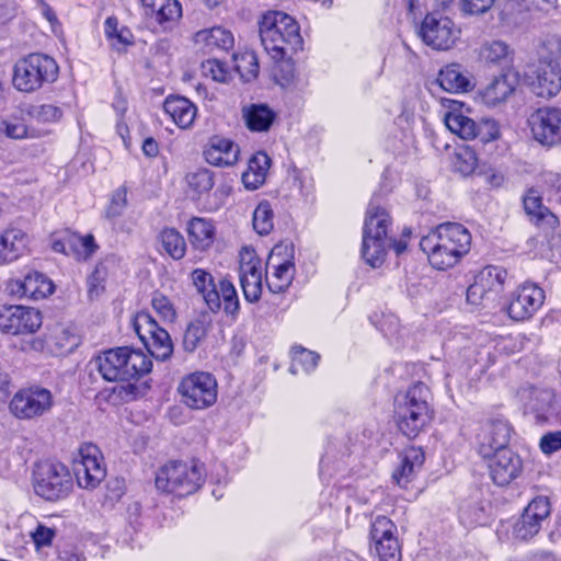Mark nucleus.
Returning <instances> with one entry per match:
<instances>
[{
    "label": "nucleus",
    "instance_id": "dca6fc26",
    "mask_svg": "<svg viewBox=\"0 0 561 561\" xmlns=\"http://www.w3.org/2000/svg\"><path fill=\"white\" fill-rule=\"evenodd\" d=\"M73 472L79 486L84 489L96 488L105 478V468L95 445L89 444L80 448L79 458L73 461Z\"/></svg>",
    "mask_w": 561,
    "mask_h": 561
},
{
    "label": "nucleus",
    "instance_id": "a19ab883",
    "mask_svg": "<svg viewBox=\"0 0 561 561\" xmlns=\"http://www.w3.org/2000/svg\"><path fill=\"white\" fill-rule=\"evenodd\" d=\"M163 250L173 259L181 260L186 252L184 237L174 228H165L159 234Z\"/></svg>",
    "mask_w": 561,
    "mask_h": 561
},
{
    "label": "nucleus",
    "instance_id": "4468645a",
    "mask_svg": "<svg viewBox=\"0 0 561 561\" xmlns=\"http://www.w3.org/2000/svg\"><path fill=\"white\" fill-rule=\"evenodd\" d=\"M42 320L41 312L35 308L18 305L0 306V331L4 334L35 333L41 328Z\"/></svg>",
    "mask_w": 561,
    "mask_h": 561
},
{
    "label": "nucleus",
    "instance_id": "20e7f679",
    "mask_svg": "<svg viewBox=\"0 0 561 561\" xmlns=\"http://www.w3.org/2000/svg\"><path fill=\"white\" fill-rule=\"evenodd\" d=\"M431 392L423 382H416L396 398V420L400 432L410 439L427 426L433 417L430 407Z\"/></svg>",
    "mask_w": 561,
    "mask_h": 561
},
{
    "label": "nucleus",
    "instance_id": "c03bdc74",
    "mask_svg": "<svg viewBox=\"0 0 561 561\" xmlns=\"http://www.w3.org/2000/svg\"><path fill=\"white\" fill-rule=\"evenodd\" d=\"M253 229L261 236L268 234L274 228V211L267 201L259 203L253 211Z\"/></svg>",
    "mask_w": 561,
    "mask_h": 561
},
{
    "label": "nucleus",
    "instance_id": "09e8293b",
    "mask_svg": "<svg viewBox=\"0 0 561 561\" xmlns=\"http://www.w3.org/2000/svg\"><path fill=\"white\" fill-rule=\"evenodd\" d=\"M397 526L386 516H377L371 523L370 540L373 545L378 542H386L390 538H397Z\"/></svg>",
    "mask_w": 561,
    "mask_h": 561
},
{
    "label": "nucleus",
    "instance_id": "37998d69",
    "mask_svg": "<svg viewBox=\"0 0 561 561\" xmlns=\"http://www.w3.org/2000/svg\"><path fill=\"white\" fill-rule=\"evenodd\" d=\"M185 180L190 190L196 195L195 197L208 193L215 184L214 172L204 168L188 172Z\"/></svg>",
    "mask_w": 561,
    "mask_h": 561
},
{
    "label": "nucleus",
    "instance_id": "6e6552de",
    "mask_svg": "<svg viewBox=\"0 0 561 561\" xmlns=\"http://www.w3.org/2000/svg\"><path fill=\"white\" fill-rule=\"evenodd\" d=\"M32 482L35 494L51 502L67 497L73 486L68 467L58 461L37 462Z\"/></svg>",
    "mask_w": 561,
    "mask_h": 561
},
{
    "label": "nucleus",
    "instance_id": "0e129e2a",
    "mask_svg": "<svg viewBox=\"0 0 561 561\" xmlns=\"http://www.w3.org/2000/svg\"><path fill=\"white\" fill-rule=\"evenodd\" d=\"M127 205V192L124 188L115 191L111 203L106 208V218L113 219L121 216Z\"/></svg>",
    "mask_w": 561,
    "mask_h": 561
},
{
    "label": "nucleus",
    "instance_id": "473e14b6",
    "mask_svg": "<svg viewBox=\"0 0 561 561\" xmlns=\"http://www.w3.org/2000/svg\"><path fill=\"white\" fill-rule=\"evenodd\" d=\"M271 167V158L262 151L253 154L249 162L248 169L242 174V182L248 190H256L262 186L266 180L268 169Z\"/></svg>",
    "mask_w": 561,
    "mask_h": 561
},
{
    "label": "nucleus",
    "instance_id": "f03ea898",
    "mask_svg": "<svg viewBox=\"0 0 561 561\" xmlns=\"http://www.w3.org/2000/svg\"><path fill=\"white\" fill-rule=\"evenodd\" d=\"M260 38L274 60L287 58L302 49L304 41L296 20L285 12L270 11L260 21Z\"/></svg>",
    "mask_w": 561,
    "mask_h": 561
},
{
    "label": "nucleus",
    "instance_id": "39448f33",
    "mask_svg": "<svg viewBox=\"0 0 561 561\" xmlns=\"http://www.w3.org/2000/svg\"><path fill=\"white\" fill-rule=\"evenodd\" d=\"M94 364L103 379L111 382L139 378L152 368L150 357L127 346L103 352L94 359Z\"/></svg>",
    "mask_w": 561,
    "mask_h": 561
},
{
    "label": "nucleus",
    "instance_id": "f704fd0d",
    "mask_svg": "<svg viewBox=\"0 0 561 561\" xmlns=\"http://www.w3.org/2000/svg\"><path fill=\"white\" fill-rule=\"evenodd\" d=\"M508 73L495 77L481 92L483 102L489 106H495L505 101L515 90V76Z\"/></svg>",
    "mask_w": 561,
    "mask_h": 561
},
{
    "label": "nucleus",
    "instance_id": "6ab92c4d",
    "mask_svg": "<svg viewBox=\"0 0 561 561\" xmlns=\"http://www.w3.org/2000/svg\"><path fill=\"white\" fill-rule=\"evenodd\" d=\"M512 426L504 419H490L477 435L478 451L483 458L502 449H508Z\"/></svg>",
    "mask_w": 561,
    "mask_h": 561
},
{
    "label": "nucleus",
    "instance_id": "58836bf2",
    "mask_svg": "<svg viewBox=\"0 0 561 561\" xmlns=\"http://www.w3.org/2000/svg\"><path fill=\"white\" fill-rule=\"evenodd\" d=\"M23 279L26 298L38 300L47 297L54 291L51 280L39 272L28 273Z\"/></svg>",
    "mask_w": 561,
    "mask_h": 561
},
{
    "label": "nucleus",
    "instance_id": "393cba45",
    "mask_svg": "<svg viewBox=\"0 0 561 561\" xmlns=\"http://www.w3.org/2000/svg\"><path fill=\"white\" fill-rule=\"evenodd\" d=\"M527 410L535 415L537 423H545L558 415L556 397L552 390L531 388Z\"/></svg>",
    "mask_w": 561,
    "mask_h": 561
},
{
    "label": "nucleus",
    "instance_id": "a211bd4d",
    "mask_svg": "<svg viewBox=\"0 0 561 561\" xmlns=\"http://www.w3.org/2000/svg\"><path fill=\"white\" fill-rule=\"evenodd\" d=\"M531 92L540 98H552L561 90V67L554 61H538L525 76Z\"/></svg>",
    "mask_w": 561,
    "mask_h": 561
},
{
    "label": "nucleus",
    "instance_id": "f3484780",
    "mask_svg": "<svg viewBox=\"0 0 561 561\" xmlns=\"http://www.w3.org/2000/svg\"><path fill=\"white\" fill-rule=\"evenodd\" d=\"M545 291L534 283H525L512 294L507 314L515 321L530 319L543 305Z\"/></svg>",
    "mask_w": 561,
    "mask_h": 561
},
{
    "label": "nucleus",
    "instance_id": "7c9ffc66",
    "mask_svg": "<svg viewBox=\"0 0 561 561\" xmlns=\"http://www.w3.org/2000/svg\"><path fill=\"white\" fill-rule=\"evenodd\" d=\"M191 279L196 290L203 296L209 310L213 312L219 311L220 296L213 275L203 268H195L191 273Z\"/></svg>",
    "mask_w": 561,
    "mask_h": 561
},
{
    "label": "nucleus",
    "instance_id": "5fc2aeb1",
    "mask_svg": "<svg viewBox=\"0 0 561 561\" xmlns=\"http://www.w3.org/2000/svg\"><path fill=\"white\" fill-rule=\"evenodd\" d=\"M554 61L560 64L561 59V38L558 36H550L543 43L539 50L538 61Z\"/></svg>",
    "mask_w": 561,
    "mask_h": 561
},
{
    "label": "nucleus",
    "instance_id": "13d9d810",
    "mask_svg": "<svg viewBox=\"0 0 561 561\" xmlns=\"http://www.w3.org/2000/svg\"><path fill=\"white\" fill-rule=\"evenodd\" d=\"M527 516H533L540 524L550 515V503L548 497L538 496L534 499L528 506L524 510Z\"/></svg>",
    "mask_w": 561,
    "mask_h": 561
},
{
    "label": "nucleus",
    "instance_id": "2f4dec72",
    "mask_svg": "<svg viewBox=\"0 0 561 561\" xmlns=\"http://www.w3.org/2000/svg\"><path fill=\"white\" fill-rule=\"evenodd\" d=\"M213 327V319L207 312L199 313L191 320L183 335V347L186 352H194L206 339Z\"/></svg>",
    "mask_w": 561,
    "mask_h": 561
},
{
    "label": "nucleus",
    "instance_id": "2eb2a0df",
    "mask_svg": "<svg viewBox=\"0 0 561 561\" xmlns=\"http://www.w3.org/2000/svg\"><path fill=\"white\" fill-rule=\"evenodd\" d=\"M530 133L541 146L551 148L561 145V110L558 107H540L529 119Z\"/></svg>",
    "mask_w": 561,
    "mask_h": 561
},
{
    "label": "nucleus",
    "instance_id": "ea45409f",
    "mask_svg": "<svg viewBox=\"0 0 561 561\" xmlns=\"http://www.w3.org/2000/svg\"><path fill=\"white\" fill-rule=\"evenodd\" d=\"M234 70L244 82H250L259 76L260 65L257 56L252 50L233 55Z\"/></svg>",
    "mask_w": 561,
    "mask_h": 561
},
{
    "label": "nucleus",
    "instance_id": "a878e982",
    "mask_svg": "<svg viewBox=\"0 0 561 561\" xmlns=\"http://www.w3.org/2000/svg\"><path fill=\"white\" fill-rule=\"evenodd\" d=\"M164 112L180 128H188L196 118L197 107L188 99L170 95L163 103Z\"/></svg>",
    "mask_w": 561,
    "mask_h": 561
},
{
    "label": "nucleus",
    "instance_id": "c9c22d12",
    "mask_svg": "<svg viewBox=\"0 0 561 561\" xmlns=\"http://www.w3.org/2000/svg\"><path fill=\"white\" fill-rule=\"evenodd\" d=\"M187 233L192 247L198 251L207 250L215 240V228L211 221L194 217L188 222Z\"/></svg>",
    "mask_w": 561,
    "mask_h": 561
},
{
    "label": "nucleus",
    "instance_id": "de8ad7c7",
    "mask_svg": "<svg viewBox=\"0 0 561 561\" xmlns=\"http://www.w3.org/2000/svg\"><path fill=\"white\" fill-rule=\"evenodd\" d=\"M25 113L31 119L43 124L57 123L62 117V110L53 104H32Z\"/></svg>",
    "mask_w": 561,
    "mask_h": 561
},
{
    "label": "nucleus",
    "instance_id": "72a5a7b5",
    "mask_svg": "<svg viewBox=\"0 0 561 561\" xmlns=\"http://www.w3.org/2000/svg\"><path fill=\"white\" fill-rule=\"evenodd\" d=\"M242 114L247 127L252 131H267L276 118L275 112L262 103L243 107Z\"/></svg>",
    "mask_w": 561,
    "mask_h": 561
},
{
    "label": "nucleus",
    "instance_id": "864d4df0",
    "mask_svg": "<svg viewBox=\"0 0 561 561\" xmlns=\"http://www.w3.org/2000/svg\"><path fill=\"white\" fill-rule=\"evenodd\" d=\"M374 549L379 558V561L401 560V548L398 538H390L386 542L375 543Z\"/></svg>",
    "mask_w": 561,
    "mask_h": 561
},
{
    "label": "nucleus",
    "instance_id": "9b49d317",
    "mask_svg": "<svg viewBox=\"0 0 561 561\" xmlns=\"http://www.w3.org/2000/svg\"><path fill=\"white\" fill-rule=\"evenodd\" d=\"M444 122L453 134L465 140L477 138L486 144L500 137L499 126L493 119L477 123L459 111H449L445 114Z\"/></svg>",
    "mask_w": 561,
    "mask_h": 561
},
{
    "label": "nucleus",
    "instance_id": "412c9836",
    "mask_svg": "<svg viewBox=\"0 0 561 561\" xmlns=\"http://www.w3.org/2000/svg\"><path fill=\"white\" fill-rule=\"evenodd\" d=\"M492 481L500 486L508 485L523 472V460L512 449H502L488 457Z\"/></svg>",
    "mask_w": 561,
    "mask_h": 561
},
{
    "label": "nucleus",
    "instance_id": "680f3d73",
    "mask_svg": "<svg viewBox=\"0 0 561 561\" xmlns=\"http://www.w3.org/2000/svg\"><path fill=\"white\" fill-rule=\"evenodd\" d=\"M71 238L75 244V252H77L79 255H82L84 260L90 257L99 248L92 234L81 237L77 233H73V237Z\"/></svg>",
    "mask_w": 561,
    "mask_h": 561
},
{
    "label": "nucleus",
    "instance_id": "5701e85b",
    "mask_svg": "<svg viewBox=\"0 0 561 561\" xmlns=\"http://www.w3.org/2000/svg\"><path fill=\"white\" fill-rule=\"evenodd\" d=\"M523 205L529 221L541 229H554L559 226L558 217L542 204L539 193L530 188L523 198Z\"/></svg>",
    "mask_w": 561,
    "mask_h": 561
},
{
    "label": "nucleus",
    "instance_id": "7ed1b4c3",
    "mask_svg": "<svg viewBox=\"0 0 561 561\" xmlns=\"http://www.w3.org/2000/svg\"><path fill=\"white\" fill-rule=\"evenodd\" d=\"M391 218L385 208L369 204L363 229L362 256L371 267L383 264L389 248L397 254L407 249L404 241L392 240L388 237Z\"/></svg>",
    "mask_w": 561,
    "mask_h": 561
},
{
    "label": "nucleus",
    "instance_id": "4d7b16f0",
    "mask_svg": "<svg viewBox=\"0 0 561 561\" xmlns=\"http://www.w3.org/2000/svg\"><path fill=\"white\" fill-rule=\"evenodd\" d=\"M204 73L210 76L217 82H227L230 79V71L226 64L218 59H208L203 64Z\"/></svg>",
    "mask_w": 561,
    "mask_h": 561
},
{
    "label": "nucleus",
    "instance_id": "c756f323",
    "mask_svg": "<svg viewBox=\"0 0 561 561\" xmlns=\"http://www.w3.org/2000/svg\"><path fill=\"white\" fill-rule=\"evenodd\" d=\"M437 82L447 92L460 93L472 89L471 80L459 64H450L440 69Z\"/></svg>",
    "mask_w": 561,
    "mask_h": 561
},
{
    "label": "nucleus",
    "instance_id": "e2e57ef3",
    "mask_svg": "<svg viewBox=\"0 0 561 561\" xmlns=\"http://www.w3.org/2000/svg\"><path fill=\"white\" fill-rule=\"evenodd\" d=\"M152 308L164 320L173 321L175 319V310L170 299L162 294L156 293L151 300Z\"/></svg>",
    "mask_w": 561,
    "mask_h": 561
},
{
    "label": "nucleus",
    "instance_id": "79ce46f5",
    "mask_svg": "<svg viewBox=\"0 0 561 561\" xmlns=\"http://www.w3.org/2000/svg\"><path fill=\"white\" fill-rule=\"evenodd\" d=\"M508 56L510 47L503 41L485 42L479 48V59L485 64L501 65Z\"/></svg>",
    "mask_w": 561,
    "mask_h": 561
},
{
    "label": "nucleus",
    "instance_id": "49530a36",
    "mask_svg": "<svg viewBox=\"0 0 561 561\" xmlns=\"http://www.w3.org/2000/svg\"><path fill=\"white\" fill-rule=\"evenodd\" d=\"M217 288L220 296V301L222 300L224 302L225 312L234 319L240 310V302L234 285L231 280L222 278L219 280Z\"/></svg>",
    "mask_w": 561,
    "mask_h": 561
},
{
    "label": "nucleus",
    "instance_id": "4c0bfd02",
    "mask_svg": "<svg viewBox=\"0 0 561 561\" xmlns=\"http://www.w3.org/2000/svg\"><path fill=\"white\" fill-rule=\"evenodd\" d=\"M507 272L501 266H485L474 279L493 300L503 289Z\"/></svg>",
    "mask_w": 561,
    "mask_h": 561
},
{
    "label": "nucleus",
    "instance_id": "f8f14e48",
    "mask_svg": "<svg viewBox=\"0 0 561 561\" xmlns=\"http://www.w3.org/2000/svg\"><path fill=\"white\" fill-rule=\"evenodd\" d=\"M417 33L423 43L433 49L447 50L456 43L460 31L449 18L427 14Z\"/></svg>",
    "mask_w": 561,
    "mask_h": 561
},
{
    "label": "nucleus",
    "instance_id": "69168bd1",
    "mask_svg": "<svg viewBox=\"0 0 561 561\" xmlns=\"http://www.w3.org/2000/svg\"><path fill=\"white\" fill-rule=\"evenodd\" d=\"M540 449L546 455L561 450V431L549 432L540 438Z\"/></svg>",
    "mask_w": 561,
    "mask_h": 561
},
{
    "label": "nucleus",
    "instance_id": "f257e3e1",
    "mask_svg": "<svg viewBox=\"0 0 561 561\" xmlns=\"http://www.w3.org/2000/svg\"><path fill=\"white\" fill-rule=\"evenodd\" d=\"M471 239V233L461 224L444 222L421 239L420 248L434 268L444 271L455 266L469 252Z\"/></svg>",
    "mask_w": 561,
    "mask_h": 561
},
{
    "label": "nucleus",
    "instance_id": "603ef678",
    "mask_svg": "<svg viewBox=\"0 0 561 561\" xmlns=\"http://www.w3.org/2000/svg\"><path fill=\"white\" fill-rule=\"evenodd\" d=\"M0 130H2L5 134V136L12 139L38 137V134L34 128H28L24 123L18 121H2Z\"/></svg>",
    "mask_w": 561,
    "mask_h": 561
},
{
    "label": "nucleus",
    "instance_id": "e433bc0d",
    "mask_svg": "<svg viewBox=\"0 0 561 561\" xmlns=\"http://www.w3.org/2000/svg\"><path fill=\"white\" fill-rule=\"evenodd\" d=\"M140 340L151 356L159 360H167L173 353V344L167 330L159 327L152 335H140Z\"/></svg>",
    "mask_w": 561,
    "mask_h": 561
},
{
    "label": "nucleus",
    "instance_id": "9d476101",
    "mask_svg": "<svg viewBox=\"0 0 561 561\" xmlns=\"http://www.w3.org/2000/svg\"><path fill=\"white\" fill-rule=\"evenodd\" d=\"M179 392L188 408L206 409L217 400V381L211 374L197 371L182 379Z\"/></svg>",
    "mask_w": 561,
    "mask_h": 561
},
{
    "label": "nucleus",
    "instance_id": "bb28decb",
    "mask_svg": "<svg viewBox=\"0 0 561 561\" xmlns=\"http://www.w3.org/2000/svg\"><path fill=\"white\" fill-rule=\"evenodd\" d=\"M145 14L154 19L160 25L176 22L182 16L178 0H140Z\"/></svg>",
    "mask_w": 561,
    "mask_h": 561
},
{
    "label": "nucleus",
    "instance_id": "052dcab7",
    "mask_svg": "<svg viewBox=\"0 0 561 561\" xmlns=\"http://www.w3.org/2000/svg\"><path fill=\"white\" fill-rule=\"evenodd\" d=\"M291 56L293 55H289L285 59L275 60L278 62L275 68V78L276 81L283 87L288 85L295 77V68L291 61Z\"/></svg>",
    "mask_w": 561,
    "mask_h": 561
},
{
    "label": "nucleus",
    "instance_id": "c85d7f7f",
    "mask_svg": "<svg viewBox=\"0 0 561 561\" xmlns=\"http://www.w3.org/2000/svg\"><path fill=\"white\" fill-rule=\"evenodd\" d=\"M27 236L20 229H9L0 236V265L18 260L26 252Z\"/></svg>",
    "mask_w": 561,
    "mask_h": 561
},
{
    "label": "nucleus",
    "instance_id": "b1692460",
    "mask_svg": "<svg viewBox=\"0 0 561 561\" xmlns=\"http://www.w3.org/2000/svg\"><path fill=\"white\" fill-rule=\"evenodd\" d=\"M205 160L216 167H231L239 158V147L230 139L214 136L204 149Z\"/></svg>",
    "mask_w": 561,
    "mask_h": 561
},
{
    "label": "nucleus",
    "instance_id": "a18cd8bd",
    "mask_svg": "<svg viewBox=\"0 0 561 561\" xmlns=\"http://www.w3.org/2000/svg\"><path fill=\"white\" fill-rule=\"evenodd\" d=\"M319 359L320 355L318 353L301 346H296L293 348V359L289 370L294 375L298 374L299 370L310 373L318 366Z\"/></svg>",
    "mask_w": 561,
    "mask_h": 561
},
{
    "label": "nucleus",
    "instance_id": "6e6d98bb",
    "mask_svg": "<svg viewBox=\"0 0 561 561\" xmlns=\"http://www.w3.org/2000/svg\"><path fill=\"white\" fill-rule=\"evenodd\" d=\"M107 272L108 271H107L105 261L99 262L95 265L92 274L88 278L90 296H93V295L98 296L100 294V291H102L104 289V283L107 277Z\"/></svg>",
    "mask_w": 561,
    "mask_h": 561
},
{
    "label": "nucleus",
    "instance_id": "bf43d9fd",
    "mask_svg": "<svg viewBox=\"0 0 561 561\" xmlns=\"http://www.w3.org/2000/svg\"><path fill=\"white\" fill-rule=\"evenodd\" d=\"M133 324L134 330L139 337L144 334L150 336L154 331L159 329L157 321L146 311L138 312L134 319Z\"/></svg>",
    "mask_w": 561,
    "mask_h": 561
},
{
    "label": "nucleus",
    "instance_id": "338daca9",
    "mask_svg": "<svg viewBox=\"0 0 561 561\" xmlns=\"http://www.w3.org/2000/svg\"><path fill=\"white\" fill-rule=\"evenodd\" d=\"M492 300L489 295L482 290L479 283L474 282L467 289V301L474 306H484V301Z\"/></svg>",
    "mask_w": 561,
    "mask_h": 561
},
{
    "label": "nucleus",
    "instance_id": "423d86ee",
    "mask_svg": "<svg viewBox=\"0 0 561 561\" xmlns=\"http://www.w3.org/2000/svg\"><path fill=\"white\" fill-rule=\"evenodd\" d=\"M206 477L203 463L173 460L161 467L156 474V486L164 493L187 496L195 493Z\"/></svg>",
    "mask_w": 561,
    "mask_h": 561
},
{
    "label": "nucleus",
    "instance_id": "4be33fe9",
    "mask_svg": "<svg viewBox=\"0 0 561 561\" xmlns=\"http://www.w3.org/2000/svg\"><path fill=\"white\" fill-rule=\"evenodd\" d=\"M425 461L422 448L410 446L399 454V463L392 472V480L402 488L413 481Z\"/></svg>",
    "mask_w": 561,
    "mask_h": 561
},
{
    "label": "nucleus",
    "instance_id": "ddd939ff",
    "mask_svg": "<svg viewBox=\"0 0 561 561\" xmlns=\"http://www.w3.org/2000/svg\"><path fill=\"white\" fill-rule=\"evenodd\" d=\"M294 253L293 242H282L272 249L267 267L274 272L271 277H266L267 287L272 293H282L290 285L295 273Z\"/></svg>",
    "mask_w": 561,
    "mask_h": 561
},
{
    "label": "nucleus",
    "instance_id": "8fccbe9b",
    "mask_svg": "<svg viewBox=\"0 0 561 561\" xmlns=\"http://www.w3.org/2000/svg\"><path fill=\"white\" fill-rule=\"evenodd\" d=\"M478 159L473 150L468 147L461 148L454 156V170L463 176L470 175L477 168Z\"/></svg>",
    "mask_w": 561,
    "mask_h": 561
},
{
    "label": "nucleus",
    "instance_id": "3c124183",
    "mask_svg": "<svg viewBox=\"0 0 561 561\" xmlns=\"http://www.w3.org/2000/svg\"><path fill=\"white\" fill-rule=\"evenodd\" d=\"M541 524L523 513L522 517L514 525V537L520 540H528L539 533Z\"/></svg>",
    "mask_w": 561,
    "mask_h": 561
},
{
    "label": "nucleus",
    "instance_id": "cd10ccee",
    "mask_svg": "<svg viewBox=\"0 0 561 561\" xmlns=\"http://www.w3.org/2000/svg\"><path fill=\"white\" fill-rule=\"evenodd\" d=\"M194 42L204 53L209 54L215 49L229 50L233 46L234 38L230 31L215 26L195 33Z\"/></svg>",
    "mask_w": 561,
    "mask_h": 561
},
{
    "label": "nucleus",
    "instance_id": "774afa93",
    "mask_svg": "<svg viewBox=\"0 0 561 561\" xmlns=\"http://www.w3.org/2000/svg\"><path fill=\"white\" fill-rule=\"evenodd\" d=\"M495 0H462V9L469 14H481L491 9Z\"/></svg>",
    "mask_w": 561,
    "mask_h": 561
},
{
    "label": "nucleus",
    "instance_id": "aec40b11",
    "mask_svg": "<svg viewBox=\"0 0 561 561\" xmlns=\"http://www.w3.org/2000/svg\"><path fill=\"white\" fill-rule=\"evenodd\" d=\"M239 278L244 299L256 302L262 295V264L253 250L244 248L240 253Z\"/></svg>",
    "mask_w": 561,
    "mask_h": 561
},
{
    "label": "nucleus",
    "instance_id": "1a4fd4ad",
    "mask_svg": "<svg viewBox=\"0 0 561 561\" xmlns=\"http://www.w3.org/2000/svg\"><path fill=\"white\" fill-rule=\"evenodd\" d=\"M53 404L51 391L34 385L20 389L11 399L9 409L20 420H33L48 413Z\"/></svg>",
    "mask_w": 561,
    "mask_h": 561
},
{
    "label": "nucleus",
    "instance_id": "0eeeda50",
    "mask_svg": "<svg viewBox=\"0 0 561 561\" xmlns=\"http://www.w3.org/2000/svg\"><path fill=\"white\" fill-rule=\"evenodd\" d=\"M59 67L54 58L41 53H32L19 59L13 69V87L32 93L58 78Z\"/></svg>",
    "mask_w": 561,
    "mask_h": 561
}]
</instances>
